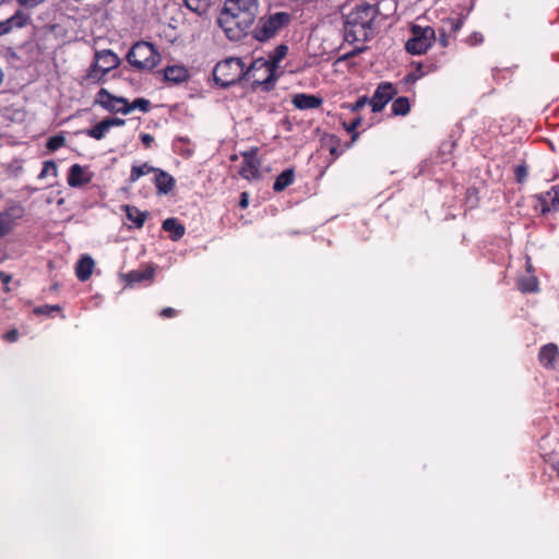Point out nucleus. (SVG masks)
Listing matches in <instances>:
<instances>
[{
    "mask_svg": "<svg viewBox=\"0 0 559 559\" xmlns=\"http://www.w3.org/2000/svg\"><path fill=\"white\" fill-rule=\"evenodd\" d=\"M162 227L165 231L170 233V239L174 241L179 240L185 235L186 230L185 226L174 217L165 219Z\"/></svg>",
    "mask_w": 559,
    "mask_h": 559,
    "instance_id": "aec40b11",
    "label": "nucleus"
},
{
    "mask_svg": "<svg viewBox=\"0 0 559 559\" xmlns=\"http://www.w3.org/2000/svg\"><path fill=\"white\" fill-rule=\"evenodd\" d=\"M155 269L152 265H147L145 270H134L124 275V280L128 284L140 283L144 280L152 281L154 277Z\"/></svg>",
    "mask_w": 559,
    "mask_h": 559,
    "instance_id": "6ab92c4d",
    "label": "nucleus"
},
{
    "mask_svg": "<svg viewBox=\"0 0 559 559\" xmlns=\"http://www.w3.org/2000/svg\"><path fill=\"white\" fill-rule=\"evenodd\" d=\"M515 174H516L518 180L522 181L526 177L527 170H526L525 166H519L515 170Z\"/></svg>",
    "mask_w": 559,
    "mask_h": 559,
    "instance_id": "37998d69",
    "label": "nucleus"
},
{
    "mask_svg": "<svg viewBox=\"0 0 559 559\" xmlns=\"http://www.w3.org/2000/svg\"><path fill=\"white\" fill-rule=\"evenodd\" d=\"M281 17H282V25H284L285 23H287L289 21V15L287 13L282 12Z\"/></svg>",
    "mask_w": 559,
    "mask_h": 559,
    "instance_id": "3c124183",
    "label": "nucleus"
},
{
    "mask_svg": "<svg viewBox=\"0 0 559 559\" xmlns=\"http://www.w3.org/2000/svg\"><path fill=\"white\" fill-rule=\"evenodd\" d=\"M280 28V12L271 14L269 17H261L254 28V38L260 41L269 40Z\"/></svg>",
    "mask_w": 559,
    "mask_h": 559,
    "instance_id": "0eeeda50",
    "label": "nucleus"
},
{
    "mask_svg": "<svg viewBox=\"0 0 559 559\" xmlns=\"http://www.w3.org/2000/svg\"><path fill=\"white\" fill-rule=\"evenodd\" d=\"M249 203V195L247 192H242L240 195L239 206L246 209Z\"/></svg>",
    "mask_w": 559,
    "mask_h": 559,
    "instance_id": "a18cd8bd",
    "label": "nucleus"
},
{
    "mask_svg": "<svg viewBox=\"0 0 559 559\" xmlns=\"http://www.w3.org/2000/svg\"><path fill=\"white\" fill-rule=\"evenodd\" d=\"M361 118H356L350 123L344 122L343 126L348 133L357 132L356 129L361 124Z\"/></svg>",
    "mask_w": 559,
    "mask_h": 559,
    "instance_id": "ea45409f",
    "label": "nucleus"
},
{
    "mask_svg": "<svg viewBox=\"0 0 559 559\" xmlns=\"http://www.w3.org/2000/svg\"><path fill=\"white\" fill-rule=\"evenodd\" d=\"M330 153H331V155H334L335 157H337V156L340 155V153L336 151V148H335V147H332V148L330 150Z\"/></svg>",
    "mask_w": 559,
    "mask_h": 559,
    "instance_id": "5fc2aeb1",
    "label": "nucleus"
},
{
    "mask_svg": "<svg viewBox=\"0 0 559 559\" xmlns=\"http://www.w3.org/2000/svg\"><path fill=\"white\" fill-rule=\"evenodd\" d=\"M539 202L540 211L544 214L557 210L559 207V188L554 186L549 191L542 193Z\"/></svg>",
    "mask_w": 559,
    "mask_h": 559,
    "instance_id": "ddd939ff",
    "label": "nucleus"
},
{
    "mask_svg": "<svg viewBox=\"0 0 559 559\" xmlns=\"http://www.w3.org/2000/svg\"><path fill=\"white\" fill-rule=\"evenodd\" d=\"M28 15L25 14L23 11L17 10L13 15L0 22V36L9 34L14 28L24 27L28 23Z\"/></svg>",
    "mask_w": 559,
    "mask_h": 559,
    "instance_id": "9b49d317",
    "label": "nucleus"
},
{
    "mask_svg": "<svg viewBox=\"0 0 559 559\" xmlns=\"http://www.w3.org/2000/svg\"><path fill=\"white\" fill-rule=\"evenodd\" d=\"M128 62L141 71L153 70L160 61V55L148 41L135 43L127 53Z\"/></svg>",
    "mask_w": 559,
    "mask_h": 559,
    "instance_id": "20e7f679",
    "label": "nucleus"
},
{
    "mask_svg": "<svg viewBox=\"0 0 559 559\" xmlns=\"http://www.w3.org/2000/svg\"><path fill=\"white\" fill-rule=\"evenodd\" d=\"M424 75H425V72L421 69V66L418 64L416 70L411 72V73H408L404 78V80H405L406 83L412 84V83H415L416 81H418L419 79H421Z\"/></svg>",
    "mask_w": 559,
    "mask_h": 559,
    "instance_id": "f704fd0d",
    "label": "nucleus"
},
{
    "mask_svg": "<svg viewBox=\"0 0 559 559\" xmlns=\"http://www.w3.org/2000/svg\"><path fill=\"white\" fill-rule=\"evenodd\" d=\"M186 7L198 15L205 14L210 9V0H183Z\"/></svg>",
    "mask_w": 559,
    "mask_h": 559,
    "instance_id": "5701e85b",
    "label": "nucleus"
},
{
    "mask_svg": "<svg viewBox=\"0 0 559 559\" xmlns=\"http://www.w3.org/2000/svg\"><path fill=\"white\" fill-rule=\"evenodd\" d=\"M95 59H97V62L100 64L99 69L102 70V75H105L111 69L119 67L121 62L120 58L111 50L96 51Z\"/></svg>",
    "mask_w": 559,
    "mask_h": 559,
    "instance_id": "f8f14e48",
    "label": "nucleus"
},
{
    "mask_svg": "<svg viewBox=\"0 0 559 559\" xmlns=\"http://www.w3.org/2000/svg\"><path fill=\"white\" fill-rule=\"evenodd\" d=\"M367 104L370 105V99L367 96H361L355 103L347 104L346 108H348L353 112H356L362 109Z\"/></svg>",
    "mask_w": 559,
    "mask_h": 559,
    "instance_id": "72a5a7b5",
    "label": "nucleus"
},
{
    "mask_svg": "<svg viewBox=\"0 0 559 559\" xmlns=\"http://www.w3.org/2000/svg\"><path fill=\"white\" fill-rule=\"evenodd\" d=\"M108 130V123L104 119L95 127L86 130V134L93 139L102 140Z\"/></svg>",
    "mask_w": 559,
    "mask_h": 559,
    "instance_id": "bb28decb",
    "label": "nucleus"
},
{
    "mask_svg": "<svg viewBox=\"0 0 559 559\" xmlns=\"http://www.w3.org/2000/svg\"><path fill=\"white\" fill-rule=\"evenodd\" d=\"M464 20L465 17L461 15L457 19H448L443 22V24L449 28L451 33H457L462 28Z\"/></svg>",
    "mask_w": 559,
    "mask_h": 559,
    "instance_id": "7c9ffc66",
    "label": "nucleus"
},
{
    "mask_svg": "<svg viewBox=\"0 0 559 559\" xmlns=\"http://www.w3.org/2000/svg\"><path fill=\"white\" fill-rule=\"evenodd\" d=\"M366 49H367V47H366V46L357 47V48L353 49L352 51H349V52H347V53H345V55L341 56V57L337 59V61H344V60H347V59H349V58H353V57H355V56L359 55L360 52L365 51Z\"/></svg>",
    "mask_w": 559,
    "mask_h": 559,
    "instance_id": "58836bf2",
    "label": "nucleus"
},
{
    "mask_svg": "<svg viewBox=\"0 0 559 559\" xmlns=\"http://www.w3.org/2000/svg\"><path fill=\"white\" fill-rule=\"evenodd\" d=\"M559 358V349L554 343L544 345L538 354L542 366L552 368Z\"/></svg>",
    "mask_w": 559,
    "mask_h": 559,
    "instance_id": "dca6fc26",
    "label": "nucleus"
},
{
    "mask_svg": "<svg viewBox=\"0 0 559 559\" xmlns=\"http://www.w3.org/2000/svg\"><path fill=\"white\" fill-rule=\"evenodd\" d=\"M287 50H288L287 46L282 45V59L286 56Z\"/></svg>",
    "mask_w": 559,
    "mask_h": 559,
    "instance_id": "864d4df0",
    "label": "nucleus"
},
{
    "mask_svg": "<svg viewBox=\"0 0 559 559\" xmlns=\"http://www.w3.org/2000/svg\"><path fill=\"white\" fill-rule=\"evenodd\" d=\"M411 34L412 36L405 44V49L411 55L425 53L436 40V32L431 26L413 25Z\"/></svg>",
    "mask_w": 559,
    "mask_h": 559,
    "instance_id": "423d86ee",
    "label": "nucleus"
},
{
    "mask_svg": "<svg viewBox=\"0 0 559 559\" xmlns=\"http://www.w3.org/2000/svg\"><path fill=\"white\" fill-rule=\"evenodd\" d=\"M177 313V311L174 309V308H164L162 311H160V316L162 317H165V318H171V317H175Z\"/></svg>",
    "mask_w": 559,
    "mask_h": 559,
    "instance_id": "c03bdc74",
    "label": "nucleus"
},
{
    "mask_svg": "<svg viewBox=\"0 0 559 559\" xmlns=\"http://www.w3.org/2000/svg\"><path fill=\"white\" fill-rule=\"evenodd\" d=\"M378 14L377 5L365 1L356 2L345 14V39L349 43L370 40L373 36V23Z\"/></svg>",
    "mask_w": 559,
    "mask_h": 559,
    "instance_id": "f03ea898",
    "label": "nucleus"
},
{
    "mask_svg": "<svg viewBox=\"0 0 559 559\" xmlns=\"http://www.w3.org/2000/svg\"><path fill=\"white\" fill-rule=\"evenodd\" d=\"M164 78L166 81L180 83L183 82L188 78V71L186 68L181 66H171L167 67L164 70Z\"/></svg>",
    "mask_w": 559,
    "mask_h": 559,
    "instance_id": "412c9836",
    "label": "nucleus"
},
{
    "mask_svg": "<svg viewBox=\"0 0 559 559\" xmlns=\"http://www.w3.org/2000/svg\"><path fill=\"white\" fill-rule=\"evenodd\" d=\"M105 121L108 123V129H110L114 126H121L124 123V120L120 118H107Z\"/></svg>",
    "mask_w": 559,
    "mask_h": 559,
    "instance_id": "a19ab883",
    "label": "nucleus"
},
{
    "mask_svg": "<svg viewBox=\"0 0 559 559\" xmlns=\"http://www.w3.org/2000/svg\"><path fill=\"white\" fill-rule=\"evenodd\" d=\"M141 140L145 146H150L154 141V138L150 134H142Z\"/></svg>",
    "mask_w": 559,
    "mask_h": 559,
    "instance_id": "49530a36",
    "label": "nucleus"
},
{
    "mask_svg": "<svg viewBox=\"0 0 559 559\" xmlns=\"http://www.w3.org/2000/svg\"><path fill=\"white\" fill-rule=\"evenodd\" d=\"M99 62H97V59H95V62L91 66L87 79L94 80L95 82H99L104 75H102V70L99 69Z\"/></svg>",
    "mask_w": 559,
    "mask_h": 559,
    "instance_id": "473e14b6",
    "label": "nucleus"
},
{
    "mask_svg": "<svg viewBox=\"0 0 559 559\" xmlns=\"http://www.w3.org/2000/svg\"><path fill=\"white\" fill-rule=\"evenodd\" d=\"M322 97L305 93L296 94L293 97L294 106L301 110L318 108L322 105Z\"/></svg>",
    "mask_w": 559,
    "mask_h": 559,
    "instance_id": "2eb2a0df",
    "label": "nucleus"
},
{
    "mask_svg": "<svg viewBox=\"0 0 559 559\" xmlns=\"http://www.w3.org/2000/svg\"><path fill=\"white\" fill-rule=\"evenodd\" d=\"M64 143H66L64 136L61 134H58V135H53L48 139L46 147L49 151L53 152V151H57L58 148L62 147L64 145Z\"/></svg>",
    "mask_w": 559,
    "mask_h": 559,
    "instance_id": "c756f323",
    "label": "nucleus"
},
{
    "mask_svg": "<svg viewBox=\"0 0 559 559\" xmlns=\"http://www.w3.org/2000/svg\"><path fill=\"white\" fill-rule=\"evenodd\" d=\"M57 287H58L57 284H53L51 288L57 289Z\"/></svg>",
    "mask_w": 559,
    "mask_h": 559,
    "instance_id": "4d7b16f0",
    "label": "nucleus"
},
{
    "mask_svg": "<svg viewBox=\"0 0 559 559\" xmlns=\"http://www.w3.org/2000/svg\"><path fill=\"white\" fill-rule=\"evenodd\" d=\"M392 114L395 116H406L411 110L409 100L407 97H399L393 100L391 106Z\"/></svg>",
    "mask_w": 559,
    "mask_h": 559,
    "instance_id": "b1692460",
    "label": "nucleus"
},
{
    "mask_svg": "<svg viewBox=\"0 0 559 559\" xmlns=\"http://www.w3.org/2000/svg\"><path fill=\"white\" fill-rule=\"evenodd\" d=\"M258 7V0H226L217 23L230 40H239L251 27Z\"/></svg>",
    "mask_w": 559,
    "mask_h": 559,
    "instance_id": "f257e3e1",
    "label": "nucleus"
},
{
    "mask_svg": "<svg viewBox=\"0 0 559 559\" xmlns=\"http://www.w3.org/2000/svg\"><path fill=\"white\" fill-rule=\"evenodd\" d=\"M280 188H281L280 176H277V177H275V180H274V183H273V189H274V191L280 192Z\"/></svg>",
    "mask_w": 559,
    "mask_h": 559,
    "instance_id": "09e8293b",
    "label": "nucleus"
},
{
    "mask_svg": "<svg viewBox=\"0 0 559 559\" xmlns=\"http://www.w3.org/2000/svg\"><path fill=\"white\" fill-rule=\"evenodd\" d=\"M91 180L92 175L87 174L81 165L74 164L71 166L68 175V185L70 187H81L88 183Z\"/></svg>",
    "mask_w": 559,
    "mask_h": 559,
    "instance_id": "4468645a",
    "label": "nucleus"
},
{
    "mask_svg": "<svg viewBox=\"0 0 559 559\" xmlns=\"http://www.w3.org/2000/svg\"><path fill=\"white\" fill-rule=\"evenodd\" d=\"M24 210L20 205H13L5 212H0V237L11 231L14 222L23 216Z\"/></svg>",
    "mask_w": 559,
    "mask_h": 559,
    "instance_id": "9d476101",
    "label": "nucleus"
},
{
    "mask_svg": "<svg viewBox=\"0 0 559 559\" xmlns=\"http://www.w3.org/2000/svg\"><path fill=\"white\" fill-rule=\"evenodd\" d=\"M93 269L94 260L88 255H84L76 263L75 274L80 281L85 282L91 277Z\"/></svg>",
    "mask_w": 559,
    "mask_h": 559,
    "instance_id": "a211bd4d",
    "label": "nucleus"
},
{
    "mask_svg": "<svg viewBox=\"0 0 559 559\" xmlns=\"http://www.w3.org/2000/svg\"><path fill=\"white\" fill-rule=\"evenodd\" d=\"M483 40H484V36L480 33H478V32H474L466 39L467 44L471 45V46H476L478 44H481Z\"/></svg>",
    "mask_w": 559,
    "mask_h": 559,
    "instance_id": "4c0bfd02",
    "label": "nucleus"
},
{
    "mask_svg": "<svg viewBox=\"0 0 559 559\" xmlns=\"http://www.w3.org/2000/svg\"><path fill=\"white\" fill-rule=\"evenodd\" d=\"M155 173H156L155 186L157 189V193L158 194L169 193L175 186L174 177L162 169H156Z\"/></svg>",
    "mask_w": 559,
    "mask_h": 559,
    "instance_id": "f3484780",
    "label": "nucleus"
},
{
    "mask_svg": "<svg viewBox=\"0 0 559 559\" xmlns=\"http://www.w3.org/2000/svg\"><path fill=\"white\" fill-rule=\"evenodd\" d=\"M59 310H60V306H58V305H56V306L45 305V306L36 307L34 309V313L49 314L51 311H59Z\"/></svg>",
    "mask_w": 559,
    "mask_h": 559,
    "instance_id": "e433bc0d",
    "label": "nucleus"
},
{
    "mask_svg": "<svg viewBox=\"0 0 559 559\" xmlns=\"http://www.w3.org/2000/svg\"><path fill=\"white\" fill-rule=\"evenodd\" d=\"M519 288L523 293H536L538 290L537 277L533 274L522 277L519 281Z\"/></svg>",
    "mask_w": 559,
    "mask_h": 559,
    "instance_id": "a878e982",
    "label": "nucleus"
},
{
    "mask_svg": "<svg viewBox=\"0 0 559 559\" xmlns=\"http://www.w3.org/2000/svg\"><path fill=\"white\" fill-rule=\"evenodd\" d=\"M396 90L392 83L382 82L378 85L372 98H370V106L373 112L381 111L385 105L394 97Z\"/></svg>",
    "mask_w": 559,
    "mask_h": 559,
    "instance_id": "6e6552de",
    "label": "nucleus"
},
{
    "mask_svg": "<svg viewBox=\"0 0 559 559\" xmlns=\"http://www.w3.org/2000/svg\"><path fill=\"white\" fill-rule=\"evenodd\" d=\"M358 136H359V133H358V132H352V141H350V143L356 142V141H357V139H358Z\"/></svg>",
    "mask_w": 559,
    "mask_h": 559,
    "instance_id": "603ef678",
    "label": "nucleus"
},
{
    "mask_svg": "<svg viewBox=\"0 0 559 559\" xmlns=\"http://www.w3.org/2000/svg\"><path fill=\"white\" fill-rule=\"evenodd\" d=\"M0 278L3 283H9L11 280V276L5 274L4 272H0Z\"/></svg>",
    "mask_w": 559,
    "mask_h": 559,
    "instance_id": "8fccbe9b",
    "label": "nucleus"
},
{
    "mask_svg": "<svg viewBox=\"0 0 559 559\" xmlns=\"http://www.w3.org/2000/svg\"><path fill=\"white\" fill-rule=\"evenodd\" d=\"M96 103L102 105L108 111L121 112L123 115L128 114V108H126L127 99L123 97H116L105 88H102L98 92Z\"/></svg>",
    "mask_w": 559,
    "mask_h": 559,
    "instance_id": "1a4fd4ad",
    "label": "nucleus"
},
{
    "mask_svg": "<svg viewBox=\"0 0 559 559\" xmlns=\"http://www.w3.org/2000/svg\"><path fill=\"white\" fill-rule=\"evenodd\" d=\"M239 175L248 180L257 177L258 167L255 165V162L251 157L245 156L243 162L239 169Z\"/></svg>",
    "mask_w": 559,
    "mask_h": 559,
    "instance_id": "4be33fe9",
    "label": "nucleus"
},
{
    "mask_svg": "<svg viewBox=\"0 0 559 559\" xmlns=\"http://www.w3.org/2000/svg\"><path fill=\"white\" fill-rule=\"evenodd\" d=\"M17 336H19V332L13 329V330H10L9 332L5 333L4 338L8 342H14V341L17 340Z\"/></svg>",
    "mask_w": 559,
    "mask_h": 559,
    "instance_id": "79ce46f5",
    "label": "nucleus"
},
{
    "mask_svg": "<svg viewBox=\"0 0 559 559\" xmlns=\"http://www.w3.org/2000/svg\"><path fill=\"white\" fill-rule=\"evenodd\" d=\"M123 207H124L127 217L130 221H132L136 225V227H142L146 219L147 214L144 212H141L136 207H133L130 205H124Z\"/></svg>",
    "mask_w": 559,
    "mask_h": 559,
    "instance_id": "393cba45",
    "label": "nucleus"
},
{
    "mask_svg": "<svg viewBox=\"0 0 559 559\" xmlns=\"http://www.w3.org/2000/svg\"><path fill=\"white\" fill-rule=\"evenodd\" d=\"M526 269H527V272H528V273H531V272H532V270H533V266H532V263H531V261H530V260H527V262H526Z\"/></svg>",
    "mask_w": 559,
    "mask_h": 559,
    "instance_id": "6e6d98bb",
    "label": "nucleus"
},
{
    "mask_svg": "<svg viewBox=\"0 0 559 559\" xmlns=\"http://www.w3.org/2000/svg\"><path fill=\"white\" fill-rule=\"evenodd\" d=\"M155 170H156V168H154L147 164H143L141 166H133L131 169L130 181L134 182L141 176L152 173V171H155Z\"/></svg>",
    "mask_w": 559,
    "mask_h": 559,
    "instance_id": "c85d7f7f",
    "label": "nucleus"
},
{
    "mask_svg": "<svg viewBox=\"0 0 559 559\" xmlns=\"http://www.w3.org/2000/svg\"><path fill=\"white\" fill-rule=\"evenodd\" d=\"M294 181V170L286 169L282 171V190H284L287 186L293 183Z\"/></svg>",
    "mask_w": 559,
    "mask_h": 559,
    "instance_id": "c9c22d12",
    "label": "nucleus"
},
{
    "mask_svg": "<svg viewBox=\"0 0 559 559\" xmlns=\"http://www.w3.org/2000/svg\"><path fill=\"white\" fill-rule=\"evenodd\" d=\"M280 62V46H276L267 58H257L246 70L245 79L253 86H262L264 91L274 88L276 83V69Z\"/></svg>",
    "mask_w": 559,
    "mask_h": 559,
    "instance_id": "7ed1b4c3",
    "label": "nucleus"
},
{
    "mask_svg": "<svg viewBox=\"0 0 559 559\" xmlns=\"http://www.w3.org/2000/svg\"><path fill=\"white\" fill-rule=\"evenodd\" d=\"M150 100L145 98H136L132 103L127 100L126 108H128V114L134 109H139L142 112H147L150 110Z\"/></svg>",
    "mask_w": 559,
    "mask_h": 559,
    "instance_id": "cd10ccee",
    "label": "nucleus"
},
{
    "mask_svg": "<svg viewBox=\"0 0 559 559\" xmlns=\"http://www.w3.org/2000/svg\"><path fill=\"white\" fill-rule=\"evenodd\" d=\"M245 64L240 58H227L218 62L213 70L216 84L228 87L245 79Z\"/></svg>",
    "mask_w": 559,
    "mask_h": 559,
    "instance_id": "39448f33",
    "label": "nucleus"
},
{
    "mask_svg": "<svg viewBox=\"0 0 559 559\" xmlns=\"http://www.w3.org/2000/svg\"><path fill=\"white\" fill-rule=\"evenodd\" d=\"M51 174L53 177H57V165L53 160H47L44 163V167L38 176V178L43 179L46 176Z\"/></svg>",
    "mask_w": 559,
    "mask_h": 559,
    "instance_id": "2f4dec72",
    "label": "nucleus"
},
{
    "mask_svg": "<svg viewBox=\"0 0 559 559\" xmlns=\"http://www.w3.org/2000/svg\"><path fill=\"white\" fill-rule=\"evenodd\" d=\"M551 471L559 478V460L550 465Z\"/></svg>",
    "mask_w": 559,
    "mask_h": 559,
    "instance_id": "de8ad7c7",
    "label": "nucleus"
}]
</instances>
